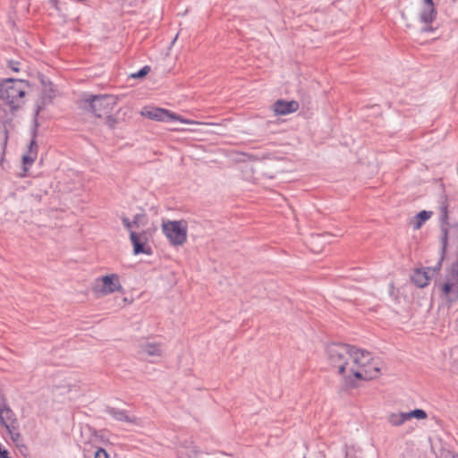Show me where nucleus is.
<instances>
[{
	"mask_svg": "<svg viewBox=\"0 0 458 458\" xmlns=\"http://www.w3.org/2000/svg\"><path fill=\"white\" fill-rule=\"evenodd\" d=\"M453 458H458V455H454Z\"/></svg>",
	"mask_w": 458,
	"mask_h": 458,
	"instance_id": "obj_31",
	"label": "nucleus"
},
{
	"mask_svg": "<svg viewBox=\"0 0 458 458\" xmlns=\"http://www.w3.org/2000/svg\"><path fill=\"white\" fill-rule=\"evenodd\" d=\"M432 216V212L431 211H427V210H422L420 212H419L415 216H414V220L412 222V225H413V228L414 229H419L421 227V225L430 218V216Z\"/></svg>",
	"mask_w": 458,
	"mask_h": 458,
	"instance_id": "obj_17",
	"label": "nucleus"
},
{
	"mask_svg": "<svg viewBox=\"0 0 458 458\" xmlns=\"http://www.w3.org/2000/svg\"><path fill=\"white\" fill-rule=\"evenodd\" d=\"M106 117V124L108 126L109 129H114L117 124V119L114 117L111 114H107V115H105Z\"/></svg>",
	"mask_w": 458,
	"mask_h": 458,
	"instance_id": "obj_22",
	"label": "nucleus"
},
{
	"mask_svg": "<svg viewBox=\"0 0 458 458\" xmlns=\"http://www.w3.org/2000/svg\"><path fill=\"white\" fill-rule=\"evenodd\" d=\"M448 199L445 194H441L438 199V208L440 211V221H448Z\"/></svg>",
	"mask_w": 458,
	"mask_h": 458,
	"instance_id": "obj_16",
	"label": "nucleus"
},
{
	"mask_svg": "<svg viewBox=\"0 0 458 458\" xmlns=\"http://www.w3.org/2000/svg\"><path fill=\"white\" fill-rule=\"evenodd\" d=\"M139 356L142 360L154 362L162 356L161 346L156 343H144L140 345Z\"/></svg>",
	"mask_w": 458,
	"mask_h": 458,
	"instance_id": "obj_10",
	"label": "nucleus"
},
{
	"mask_svg": "<svg viewBox=\"0 0 458 458\" xmlns=\"http://www.w3.org/2000/svg\"><path fill=\"white\" fill-rule=\"evenodd\" d=\"M437 11L434 8L433 0H424L422 11L420 13V21L423 23L429 24L436 19Z\"/></svg>",
	"mask_w": 458,
	"mask_h": 458,
	"instance_id": "obj_14",
	"label": "nucleus"
},
{
	"mask_svg": "<svg viewBox=\"0 0 458 458\" xmlns=\"http://www.w3.org/2000/svg\"><path fill=\"white\" fill-rule=\"evenodd\" d=\"M21 64L18 61L10 60L8 62V68H10L13 72H19L21 70Z\"/></svg>",
	"mask_w": 458,
	"mask_h": 458,
	"instance_id": "obj_25",
	"label": "nucleus"
},
{
	"mask_svg": "<svg viewBox=\"0 0 458 458\" xmlns=\"http://www.w3.org/2000/svg\"><path fill=\"white\" fill-rule=\"evenodd\" d=\"M406 413H407L408 420H410L411 418H415L418 420H424L428 417L427 412L422 409H415V410L408 411Z\"/></svg>",
	"mask_w": 458,
	"mask_h": 458,
	"instance_id": "obj_20",
	"label": "nucleus"
},
{
	"mask_svg": "<svg viewBox=\"0 0 458 458\" xmlns=\"http://www.w3.org/2000/svg\"><path fill=\"white\" fill-rule=\"evenodd\" d=\"M145 218V215L143 214H136L133 216V219L131 221L133 228H139L140 224L141 223V220Z\"/></svg>",
	"mask_w": 458,
	"mask_h": 458,
	"instance_id": "obj_23",
	"label": "nucleus"
},
{
	"mask_svg": "<svg viewBox=\"0 0 458 458\" xmlns=\"http://www.w3.org/2000/svg\"><path fill=\"white\" fill-rule=\"evenodd\" d=\"M94 458H109V454H107V452L104 448L99 447L95 452V457Z\"/></svg>",
	"mask_w": 458,
	"mask_h": 458,
	"instance_id": "obj_26",
	"label": "nucleus"
},
{
	"mask_svg": "<svg viewBox=\"0 0 458 458\" xmlns=\"http://www.w3.org/2000/svg\"><path fill=\"white\" fill-rule=\"evenodd\" d=\"M115 105V98L107 94L90 95L82 100V107L99 118L112 114Z\"/></svg>",
	"mask_w": 458,
	"mask_h": 458,
	"instance_id": "obj_4",
	"label": "nucleus"
},
{
	"mask_svg": "<svg viewBox=\"0 0 458 458\" xmlns=\"http://www.w3.org/2000/svg\"><path fill=\"white\" fill-rule=\"evenodd\" d=\"M141 115L150 120L157 122L169 123L179 121L182 123H192L191 120L182 118V116L176 114L175 113L160 107L144 109L143 111H141Z\"/></svg>",
	"mask_w": 458,
	"mask_h": 458,
	"instance_id": "obj_7",
	"label": "nucleus"
},
{
	"mask_svg": "<svg viewBox=\"0 0 458 458\" xmlns=\"http://www.w3.org/2000/svg\"><path fill=\"white\" fill-rule=\"evenodd\" d=\"M101 281L103 282L102 292L106 294L114 293L122 287L116 274L104 276L101 277Z\"/></svg>",
	"mask_w": 458,
	"mask_h": 458,
	"instance_id": "obj_13",
	"label": "nucleus"
},
{
	"mask_svg": "<svg viewBox=\"0 0 458 458\" xmlns=\"http://www.w3.org/2000/svg\"><path fill=\"white\" fill-rule=\"evenodd\" d=\"M300 105L295 100L287 101L284 99H278L273 104V111L277 115H286L296 112Z\"/></svg>",
	"mask_w": 458,
	"mask_h": 458,
	"instance_id": "obj_11",
	"label": "nucleus"
},
{
	"mask_svg": "<svg viewBox=\"0 0 458 458\" xmlns=\"http://www.w3.org/2000/svg\"><path fill=\"white\" fill-rule=\"evenodd\" d=\"M30 83L26 80L7 78L0 80V101L15 114L25 103Z\"/></svg>",
	"mask_w": 458,
	"mask_h": 458,
	"instance_id": "obj_2",
	"label": "nucleus"
},
{
	"mask_svg": "<svg viewBox=\"0 0 458 458\" xmlns=\"http://www.w3.org/2000/svg\"><path fill=\"white\" fill-rule=\"evenodd\" d=\"M106 412L117 421L128 422L131 424H137L138 418L130 416L125 410L107 406Z\"/></svg>",
	"mask_w": 458,
	"mask_h": 458,
	"instance_id": "obj_12",
	"label": "nucleus"
},
{
	"mask_svg": "<svg viewBox=\"0 0 458 458\" xmlns=\"http://www.w3.org/2000/svg\"><path fill=\"white\" fill-rule=\"evenodd\" d=\"M121 219H122V223L125 229H127L130 233H131V231H133L132 223H131V221H130V219L128 217L123 216L121 217Z\"/></svg>",
	"mask_w": 458,
	"mask_h": 458,
	"instance_id": "obj_24",
	"label": "nucleus"
},
{
	"mask_svg": "<svg viewBox=\"0 0 458 458\" xmlns=\"http://www.w3.org/2000/svg\"><path fill=\"white\" fill-rule=\"evenodd\" d=\"M455 225H451L448 221H440V257L437 264L433 267L434 272H438L442 267V263L443 260L445 259V253L447 250L450 236L458 234V233H456L455 230H453Z\"/></svg>",
	"mask_w": 458,
	"mask_h": 458,
	"instance_id": "obj_8",
	"label": "nucleus"
},
{
	"mask_svg": "<svg viewBox=\"0 0 458 458\" xmlns=\"http://www.w3.org/2000/svg\"><path fill=\"white\" fill-rule=\"evenodd\" d=\"M412 282L419 287L423 288L429 284V276L426 271L417 269L411 276Z\"/></svg>",
	"mask_w": 458,
	"mask_h": 458,
	"instance_id": "obj_15",
	"label": "nucleus"
},
{
	"mask_svg": "<svg viewBox=\"0 0 458 458\" xmlns=\"http://www.w3.org/2000/svg\"><path fill=\"white\" fill-rule=\"evenodd\" d=\"M190 452L192 454H196L198 453V450L196 448V446H191L190 447Z\"/></svg>",
	"mask_w": 458,
	"mask_h": 458,
	"instance_id": "obj_27",
	"label": "nucleus"
},
{
	"mask_svg": "<svg viewBox=\"0 0 458 458\" xmlns=\"http://www.w3.org/2000/svg\"><path fill=\"white\" fill-rule=\"evenodd\" d=\"M182 221H168L164 223L162 230L173 246L182 245L187 240V226Z\"/></svg>",
	"mask_w": 458,
	"mask_h": 458,
	"instance_id": "obj_6",
	"label": "nucleus"
},
{
	"mask_svg": "<svg viewBox=\"0 0 458 458\" xmlns=\"http://www.w3.org/2000/svg\"><path fill=\"white\" fill-rule=\"evenodd\" d=\"M0 424L4 427L12 441L19 445L21 442V435L20 433V427L18 419L14 413V411L8 405L6 398L0 391Z\"/></svg>",
	"mask_w": 458,
	"mask_h": 458,
	"instance_id": "obj_3",
	"label": "nucleus"
},
{
	"mask_svg": "<svg viewBox=\"0 0 458 458\" xmlns=\"http://www.w3.org/2000/svg\"><path fill=\"white\" fill-rule=\"evenodd\" d=\"M41 82H42V84H43V85L47 86V82H46L45 78H42V79H41Z\"/></svg>",
	"mask_w": 458,
	"mask_h": 458,
	"instance_id": "obj_29",
	"label": "nucleus"
},
{
	"mask_svg": "<svg viewBox=\"0 0 458 458\" xmlns=\"http://www.w3.org/2000/svg\"><path fill=\"white\" fill-rule=\"evenodd\" d=\"M47 4L50 7L54 8L59 15H64L67 10L66 3L61 0H47Z\"/></svg>",
	"mask_w": 458,
	"mask_h": 458,
	"instance_id": "obj_19",
	"label": "nucleus"
},
{
	"mask_svg": "<svg viewBox=\"0 0 458 458\" xmlns=\"http://www.w3.org/2000/svg\"><path fill=\"white\" fill-rule=\"evenodd\" d=\"M151 71V68L149 65H145L142 68H140L137 72L131 73V78L133 79H141L144 78L148 72Z\"/></svg>",
	"mask_w": 458,
	"mask_h": 458,
	"instance_id": "obj_21",
	"label": "nucleus"
},
{
	"mask_svg": "<svg viewBox=\"0 0 458 458\" xmlns=\"http://www.w3.org/2000/svg\"><path fill=\"white\" fill-rule=\"evenodd\" d=\"M149 233L148 230H142L138 233L131 231L130 240L133 247V254H146L151 255L153 253L152 248L148 244Z\"/></svg>",
	"mask_w": 458,
	"mask_h": 458,
	"instance_id": "obj_9",
	"label": "nucleus"
},
{
	"mask_svg": "<svg viewBox=\"0 0 458 458\" xmlns=\"http://www.w3.org/2000/svg\"><path fill=\"white\" fill-rule=\"evenodd\" d=\"M330 365L344 378L346 387H354L356 380H371L378 377L380 368L369 352L353 345L332 343L327 346Z\"/></svg>",
	"mask_w": 458,
	"mask_h": 458,
	"instance_id": "obj_1",
	"label": "nucleus"
},
{
	"mask_svg": "<svg viewBox=\"0 0 458 458\" xmlns=\"http://www.w3.org/2000/svg\"><path fill=\"white\" fill-rule=\"evenodd\" d=\"M42 106L40 105H37L34 111V118H33V127L31 130V140L28 146V149L26 154L22 156V164H23V172L24 174L21 176H24L26 172L29 170V167L35 162L38 156V144L36 141L37 132H38V115L40 113Z\"/></svg>",
	"mask_w": 458,
	"mask_h": 458,
	"instance_id": "obj_5",
	"label": "nucleus"
},
{
	"mask_svg": "<svg viewBox=\"0 0 458 458\" xmlns=\"http://www.w3.org/2000/svg\"><path fill=\"white\" fill-rule=\"evenodd\" d=\"M407 420L408 418L406 412L391 413L387 417V421L394 427L401 426Z\"/></svg>",
	"mask_w": 458,
	"mask_h": 458,
	"instance_id": "obj_18",
	"label": "nucleus"
},
{
	"mask_svg": "<svg viewBox=\"0 0 458 458\" xmlns=\"http://www.w3.org/2000/svg\"><path fill=\"white\" fill-rule=\"evenodd\" d=\"M182 455H183V451L182 450H179L178 451V457L179 458H183ZM189 458H191V455H189Z\"/></svg>",
	"mask_w": 458,
	"mask_h": 458,
	"instance_id": "obj_28",
	"label": "nucleus"
},
{
	"mask_svg": "<svg viewBox=\"0 0 458 458\" xmlns=\"http://www.w3.org/2000/svg\"><path fill=\"white\" fill-rule=\"evenodd\" d=\"M47 83L49 84V86L52 85L51 81H47Z\"/></svg>",
	"mask_w": 458,
	"mask_h": 458,
	"instance_id": "obj_30",
	"label": "nucleus"
}]
</instances>
